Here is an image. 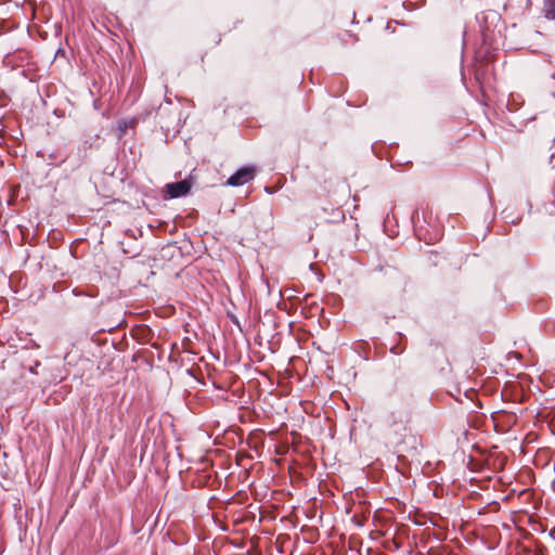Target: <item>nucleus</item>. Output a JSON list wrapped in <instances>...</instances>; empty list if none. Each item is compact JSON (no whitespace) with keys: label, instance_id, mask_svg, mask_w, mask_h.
<instances>
[{"label":"nucleus","instance_id":"obj_1","mask_svg":"<svg viewBox=\"0 0 555 555\" xmlns=\"http://www.w3.org/2000/svg\"><path fill=\"white\" fill-rule=\"evenodd\" d=\"M257 168L254 165L243 166L230 176L225 182L229 186H242L253 181L256 177Z\"/></svg>","mask_w":555,"mask_h":555},{"label":"nucleus","instance_id":"obj_2","mask_svg":"<svg viewBox=\"0 0 555 555\" xmlns=\"http://www.w3.org/2000/svg\"><path fill=\"white\" fill-rule=\"evenodd\" d=\"M192 188V184L188 180H181L175 183H168L166 185L167 194L170 198H177L186 195Z\"/></svg>","mask_w":555,"mask_h":555},{"label":"nucleus","instance_id":"obj_3","mask_svg":"<svg viewBox=\"0 0 555 555\" xmlns=\"http://www.w3.org/2000/svg\"><path fill=\"white\" fill-rule=\"evenodd\" d=\"M416 233L421 240H424L427 244H433L437 242L441 236V230L438 225L434 228V232L429 233L424 230L422 225H416Z\"/></svg>","mask_w":555,"mask_h":555},{"label":"nucleus","instance_id":"obj_4","mask_svg":"<svg viewBox=\"0 0 555 555\" xmlns=\"http://www.w3.org/2000/svg\"><path fill=\"white\" fill-rule=\"evenodd\" d=\"M336 40L338 41L341 48H346L358 42L359 38L357 35L352 34L350 30H340L336 34Z\"/></svg>","mask_w":555,"mask_h":555},{"label":"nucleus","instance_id":"obj_5","mask_svg":"<svg viewBox=\"0 0 555 555\" xmlns=\"http://www.w3.org/2000/svg\"><path fill=\"white\" fill-rule=\"evenodd\" d=\"M543 12L547 20L555 21V0H545Z\"/></svg>","mask_w":555,"mask_h":555},{"label":"nucleus","instance_id":"obj_6","mask_svg":"<svg viewBox=\"0 0 555 555\" xmlns=\"http://www.w3.org/2000/svg\"><path fill=\"white\" fill-rule=\"evenodd\" d=\"M332 216H333V218L328 219L327 222H335V221H340V220L345 219V214H344L343 209H340L339 207H336L332 210Z\"/></svg>","mask_w":555,"mask_h":555}]
</instances>
